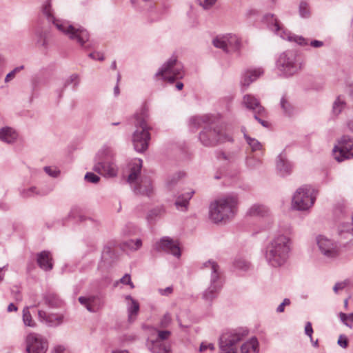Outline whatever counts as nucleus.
Masks as SVG:
<instances>
[{
  "label": "nucleus",
  "instance_id": "obj_38",
  "mask_svg": "<svg viewBox=\"0 0 353 353\" xmlns=\"http://www.w3.org/2000/svg\"><path fill=\"white\" fill-rule=\"evenodd\" d=\"M37 44L39 46L46 48L48 46L47 33L43 30H38L35 33Z\"/></svg>",
  "mask_w": 353,
  "mask_h": 353
},
{
  "label": "nucleus",
  "instance_id": "obj_2",
  "mask_svg": "<svg viewBox=\"0 0 353 353\" xmlns=\"http://www.w3.org/2000/svg\"><path fill=\"white\" fill-rule=\"evenodd\" d=\"M239 198L234 194L224 195L212 202L209 207V218L214 223L232 220L238 210Z\"/></svg>",
  "mask_w": 353,
  "mask_h": 353
},
{
  "label": "nucleus",
  "instance_id": "obj_54",
  "mask_svg": "<svg viewBox=\"0 0 353 353\" xmlns=\"http://www.w3.org/2000/svg\"><path fill=\"white\" fill-rule=\"evenodd\" d=\"M290 304V300L289 299H285L283 302L277 307L276 312L279 313L283 312L285 310V306Z\"/></svg>",
  "mask_w": 353,
  "mask_h": 353
},
{
  "label": "nucleus",
  "instance_id": "obj_21",
  "mask_svg": "<svg viewBox=\"0 0 353 353\" xmlns=\"http://www.w3.org/2000/svg\"><path fill=\"white\" fill-rule=\"evenodd\" d=\"M79 301L90 312H96L103 306V301L99 296H80Z\"/></svg>",
  "mask_w": 353,
  "mask_h": 353
},
{
  "label": "nucleus",
  "instance_id": "obj_13",
  "mask_svg": "<svg viewBox=\"0 0 353 353\" xmlns=\"http://www.w3.org/2000/svg\"><path fill=\"white\" fill-rule=\"evenodd\" d=\"M248 334L246 330H236L223 334L220 337V348L222 353H238L236 344Z\"/></svg>",
  "mask_w": 353,
  "mask_h": 353
},
{
  "label": "nucleus",
  "instance_id": "obj_33",
  "mask_svg": "<svg viewBox=\"0 0 353 353\" xmlns=\"http://www.w3.org/2000/svg\"><path fill=\"white\" fill-rule=\"evenodd\" d=\"M345 97L339 95L336 97L332 105V112L334 115H339L346 108Z\"/></svg>",
  "mask_w": 353,
  "mask_h": 353
},
{
  "label": "nucleus",
  "instance_id": "obj_39",
  "mask_svg": "<svg viewBox=\"0 0 353 353\" xmlns=\"http://www.w3.org/2000/svg\"><path fill=\"white\" fill-rule=\"evenodd\" d=\"M280 105L284 114L288 116H290L292 114L293 107L285 97H283L281 99Z\"/></svg>",
  "mask_w": 353,
  "mask_h": 353
},
{
  "label": "nucleus",
  "instance_id": "obj_41",
  "mask_svg": "<svg viewBox=\"0 0 353 353\" xmlns=\"http://www.w3.org/2000/svg\"><path fill=\"white\" fill-rule=\"evenodd\" d=\"M261 159L255 156L248 157L246 159V165L250 169L257 168L261 165Z\"/></svg>",
  "mask_w": 353,
  "mask_h": 353
},
{
  "label": "nucleus",
  "instance_id": "obj_64",
  "mask_svg": "<svg viewBox=\"0 0 353 353\" xmlns=\"http://www.w3.org/2000/svg\"><path fill=\"white\" fill-rule=\"evenodd\" d=\"M310 46L314 48H320L323 46V43L321 41L314 40L310 42Z\"/></svg>",
  "mask_w": 353,
  "mask_h": 353
},
{
  "label": "nucleus",
  "instance_id": "obj_56",
  "mask_svg": "<svg viewBox=\"0 0 353 353\" xmlns=\"http://www.w3.org/2000/svg\"><path fill=\"white\" fill-rule=\"evenodd\" d=\"M305 333L306 335L310 336L311 341L312 340L313 329L310 322H307L305 326Z\"/></svg>",
  "mask_w": 353,
  "mask_h": 353
},
{
  "label": "nucleus",
  "instance_id": "obj_42",
  "mask_svg": "<svg viewBox=\"0 0 353 353\" xmlns=\"http://www.w3.org/2000/svg\"><path fill=\"white\" fill-rule=\"evenodd\" d=\"M171 323V314L169 312H166L160 319L159 327L161 329L168 328L170 325Z\"/></svg>",
  "mask_w": 353,
  "mask_h": 353
},
{
  "label": "nucleus",
  "instance_id": "obj_26",
  "mask_svg": "<svg viewBox=\"0 0 353 353\" xmlns=\"http://www.w3.org/2000/svg\"><path fill=\"white\" fill-rule=\"evenodd\" d=\"M195 192L191 190L190 192L179 194L174 202V205L178 210L186 212L188 209L190 200L194 194Z\"/></svg>",
  "mask_w": 353,
  "mask_h": 353
},
{
  "label": "nucleus",
  "instance_id": "obj_8",
  "mask_svg": "<svg viewBox=\"0 0 353 353\" xmlns=\"http://www.w3.org/2000/svg\"><path fill=\"white\" fill-rule=\"evenodd\" d=\"M203 268L210 273V285L203 293V299L210 303L216 297L222 287L221 272L217 263L212 260L205 262Z\"/></svg>",
  "mask_w": 353,
  "mask_h": 353
},
{
  "label": "nucleus",
  "instance_id": "obj_35",
  "mask_svg": "<svg viewBox=\"0 0 353 353\" xmlns=\"http://www.w3.org/2000/svg\"><path fill=\"white\" fill-rule=\"evenodd\" d=\"M243 134L247 143L249 145L252 152L262 150V144L258 140L249 137L245 132H243Z\"/></svg>",
  "mask_w": 353,
  "mask_h": 353
},
{
  "label": "nucleus",
  "instance_id": "obj_45",
  "mask_svg": "<svg viewBox=\"0 0 353 353\" xmlns=\"http://www.w3.org/2000/svg\"><path fill=\"white\" fill-rule=\"evenodd\" d=\"M71 83L74 84V89H76V88L79 85V80L77 74H72L68 79H66L63 84V88H66Z\"/></svg>",
  "mask_w": 353,
  "mask_h": 353
},
{
  "label": "nucleus",
  "instance_id": "obj_59",
  "mask_svg": "<svg viewBox=\"0 0 353 353\" xmlns=\"http://www.w3.org/2000/svg\"><path fill=\"white\" fill-rule=\"evenodd\" d=\"M208 348L210 349L211 350H214V345L212 343L206 344L205 343H202L200 345L199 350L200 352H202L205 351Z\"/></svg>",
  "mask_w": 353,
  "mask_h": 353
},
{
  "label": "nucleus",
  "instance_id": "obj_11",
  "mask_svg": "<svg viewBox=\"0 0 353 353\" xmlns=\"http://www.w3.org/2000/svg\"><path fill=\"white\" fill-rule=\"evenodd\" d=\"M316 192L310 185H303L296 190L292 197V208L299 211L309 210L314 203Z\"/></svg>",
  "mask_w": 353,
  "mask_h": 353
},
{
  "label": "nucleus",
  "instance_id": "obj_46",
  "mask_svg": "<svg viewBox=\"0 0 353 353\" xmlns=\"http://www.w3.org/2000/svg\"><path fill=\"white\" fill-rule=\"evenodd\" d=\"M299 13L301 17L307 18L310 16L308 5L305 1H301L299 5Z\"/></svg>",
  "mask_w": 353,
  "mask_h": 353
},
{
  "label": "nucleus",
  "instance_id": "obj_63",
  "mask_svg": "<svg viewBox=\"0 0 353 353\" xmlns=\"http://www.w3.org/2000/svg\"><path fill=\"white\" fill-rule=\"evenodd\" d=\"M65 350L64 347L61 345L55 346L52 350V353H63Z\"/></svg>",
  "mask_w": 353,
  "mask_h": 353
},
{
  "label": "nucleus",
  "instance_id": "obj_61",
  "mask_svg": "<svg viewBox=\"0 0 353 353\" xmlns=\"http://www.w3.org/2000/svg\"><path fill=\"white\" fill-rule=\"evenodd\" d=\"M338 344L342 347H346L347 346V340L346 337L340 336L338 339Z\"/></svg>",
  "mask_w": 353,
  "mask_h": 353
},
{
  "label": "nucleus",
  "instance_id": "obj_1",
  "mask_svg": "<svg viewBox=\"0 0 353 353\" xmlns=\"http://www.w3.org/2000/svg\"><path fill=\"white\" fill-rule=\"evenodd\" d=\"M292 240L287 234H276L265 245L263 255L267 263L273 268L283 266L288 261Z\"/></svg>",
  "mask_w": 353,
  "mask_h": 353
},
{
  "label": "nucleus",
  "instance_id": "obj_18",
  "mask_svg": "<svg viewBox=\"0 0 353 353\" xmlns=\"http://www.w3.org/2000/svg\"><path fill=\"white\" fill-rule=\"evenodd\" d=\"M171 332L168 330H157L156 328V353H171V344L168 341Z\"/></svg>",
  "mask_w": 353,
  "mask_h": 353
},
{
  "label": "nucleus",
  "instance_id": "obj_4",
  "mask_svg": "<svg viewBox=\"0 0 353 353\" xmlns=\"http://www.w3.org/2000/svg\"><path fill=\"white\" fill-rule=\"evenodd\" d=\"M142 165L143 161L141 159H134L130 163V174L127 181L135 194L150 196L153 190L152 180L145 174H141Z\"/></svg>",
  "mask_w": 353,
  "mask_h": 353
},
{
  "label": "nucleus",
  "instance_id": "obj_48",
  "mask_svg": "<svg viewBox=\"0 0 353 353\" xmlns=\"http://www.w3.org/2000/svg\"><path fill=\"white\" fill-rule=\"evenodd\" d=\"M216 1L217 0H196L199 5L205 10L211 8L216 3Z\"/></svg>",
  "mask_w": 353,
  "mask_h": 353
},
{
  "label": "nucleus",
  "instance_id": "obj_31",
  "mask_svg": "<svg viewBox=\"0 0 353 353\" xmlns=\"http://www.w3.org/2000/svg\"><path fill=\"white\" fill-rule=\"evenodd\" d=\"M241 353H259V344L256 337H252L244 343L241 347Z\"/></svg>",
  "mask_w": 353,
  "mask_h": 353
},
{
  "label": "nucleus",
  "instance_id": "obj_55",
  "mask_svg": "<svg viewBox=\"0 0 353 353\" xmlns=\"http://www.w3.org/2000/svg\"><path fill=\"white\" fill-rule=\"evenodd\" d=\"M146 220L148 223V224L150 225V226H153V224H154V212L153 210H150L147 215H146Z\"/></svg>",
  "mask_w": 353,
  "mask_h": 353
},
{
  "label": "nucleus",
  "instance_id": "obj_6",
  "mask_svg": "<svg viewBox=\"0 0 353 353\" xmlns=\"http://www.w3.org/2000/svg\"><path fill=\"white\" fill-rule=\"evenodd\" d=\"M148 114L145 110L137 113L134 117V124L137 130L132 136V143L134 150L138 152H143L147 150L150 135L147 124Z\"/></svg>",
  "mask_w": 353,
  "mask_h": 353
},
{
  "label": "nucleus",
  "instance_id": "obj_52",
  "mask_svg": "<svg viewBox=\"0 0 353 353\" xmlns=\"http://www.w3.org/2000/svg\"><path fill=\"white\" fill-rule=\"evenodd\" d=\"M120 282L124 285H130L131 289L134 288L133 283L131 281L130 275L128 274H125L121 279Z\"/></svg>",
  "mask_w": 353,
  "mask_h": 353
},
{
  "label": "nucleus",
  "instance_id": "obj_23",
  "mask_svg": "<svg viewBox=\"0 0 353 353\" xmlns=\"http://www.w3.org/2000/svg\"><path fill=\"white\" fill-rule=\"evenodd\" d=\"M53 190L52 187H45L38 188L35 186H32L28 188H24L21 190V196L23 198H30L35 196H43L48 194Z\"/></svg>",
  "mask_w": 353,
  "mask_h": 353
},
{
  "label": "nucleus",
  "instance_id": "obj_44",
  "mask_svg": "<svg viewBox=\"0 0 353 353\" xmlns=\"http://www.w3.org/2000/svg\"><path fill=\"white\" fill-rule=\"evenodd\" d=\"M339 318L341 321L347 327L352 328V325L350 323H353V312L346 314L343 312L339 313Z\"/></svg>",
  "mask_w": 353,
  "mask_h": 353
},
{
  "label": "nucleus",
  "instance_id": "obj_28",
  "mask_svg": "<svg viewBox=\"0 0 353 353\" xmlns=\"http://www.w3.org/2000/svg\"><path fill=\"white\" fill-rule=\"evenodd\" d=\"M52 259L50 252L42 251L37 254V261L40 268L45 271H50L53 268Z\"/></svg>",
  "mask_w": 353,
  "mask_h": 353
},
{
  "label": "nucleus",
  "instance_id": "obj_51",
  "mask_svg": "<svg viewBox=\"0 0 353 353\" xmlns=\"http://www.w3.org/2000/svg\"><path fill=\"white\" fill-rule=\"evenodd\" d=\"M85 179L88 182L97 183L99 181L100 177L92 172H87L85 175Z\"/></svg>",
  "mask_w": 353,
  "mask_h": 353
},
{
  "label": "nucleus",
  "instance_id": "obj_10",
  "mask_svg": "<svg viewBox=\"0 0 353 353\" xmlns=\"http://www.w3.org/2000/svg\"><path fill=\"white\" fill-rule=\"evenodd\" d=\"M185 75L183 65L175 56H172L156 73V77L163 81L173 83L175 81L182 79Z\"/></svg>",
  "mask_w": 353,
  "mask_h": 353
},
{
  "label": "nucleus",
  "instance_id": "obj_19",
  "mask_svg": "<svg viewBox=\"0 0 353 353\" xmlns=\"http://www.w3.org/2000/svg\"><path fill=\"white\" fill-rule=\"evenodd\" d=\"M317 244L321 253L327 257H334L337 254L336 244L332 240L319 236L317 238Z\"/></svg>",
  "mask_w": 353,
  "mask_h": 353
},
{
  "label": "nucleus",
  "instance_id": "obj_25",
  "mask_svg": "<svg viewBox=\"0 0 353 353\" xmlns=\"http://www.w3.org/2000/svg\"><path fill=\"white\" fill-rule=\"evenodd\" d=\"M39 319L48 326H57L63 321V316L56 314H47L45 311L39 310Z\"/></svg>",
  "mask_w": 353,
  "mask_h": 353
},
{
  "label": "nucleus",
  "instance_id": "obj_14",
  "mask_svg": "<svg viewBox=\"0 0 353 353\" xmlns=\"http://www.w3.org/2000/svg\"><path fill=\"white\" fill-rule=\"evenodd\" d=\"M333 156L338 162L353 158V138L344 135L333 148Z\"/></svg>",
  "mask_w": 353,
  "mask_h": 353
},
{
  "label": "nucleus",
  "instance_id": "obj_57",
  "mask_svg": "<svg viewBox=\"0 0 353 353\" xmlns=\"http://www.w3.org/2000/svg\"><path fill=\"white\" fill-rule=\"evenodd\" d=\"M218 159L220 160H227V161H233L234 160V156L232 154H227L225 152H221L218 155Z\"/></svg>",
  "mask_w": 353,
  "mask_h": 353
},
{
  "label": "nucleus",
  "instance_id": "obj_30",
  "mask_svg": "<svg viewBox=\"0 0 353 353\" xmlns=\"http://www.w3.org/2000/svg\"><path fill=\"white\" fill-rule=\"evenodd\" d=\"M17 138V133L14 130L10 127H5L0 129V140L7 143H12Z\"/></svg>",
  "mask_w": 353,
  "mask_h": 353
},
{
  "label": "nucleus",
  "instance_id": "obj_29",
  "mask_svg": "<svg viewBox=\"0 0 353 353\" xmlns=\"http://www.w3.org/2000/svg\"><path fill=\"white\" fill-rule=\"evenodd\" d=\"M276 167L279 173L281 176H285L289 174L292 170V165L288 161L286 156L281 153L280 154L276 160Z\"/></svg>",
  "mask_w": 353,
  "mask_h": 353
},
{
  "label": "nucleus",
  "instance_id": "obj_20",
  "mask_svg": "<svg viewBox=\"0 0 353 353\" xmlns=\"http://www.w3.org/2000/svg\"><path fill=\"white\" fill-rule=\"evenodd\" d=\"M124 299L128 314V321L131 323L134 322L137 318L140 310L139 303L130 295L125 296Z\"/></svg>",
  "mask_w": 353,
  "mask_h": 353
},
{
  "label": "nucleus",
  "instance_id": "obj_34",
  "mask_svg": "<svg viewBox=\"0 0 353 353\" xmlns=\"http://www.w3.org/2000/svg\"><path fill=\"white\" fill-rule=\"evenodd\" d=\"M185 176V172H179L170 178L168 179L166 181V187L170 190H172L178 183L180 179H183Z\"/></svg>",
  "mask_w": 353,
  "mask_h": 353
},
{
  "label": "nucleus",
  "instance_id": "obj_47",
  "mask_svg": "<svg viewBox=\"0 0 353 353\" xmlns=\"http://www.w3.org/2000/svg\"><path fill=\"white\" fill-rule=\"evenodd\" d=\"M44 171L48 174L50 176L53 178H57L60 174V170L54 167L51 166H46L43 168Z\"/></svg>",
  "mask_w": 353,
  "mask_h": 353
},
{
  "label": "nucleus",
  "instance_id": "obj_3",
  "mask_svg": "<svg viewBox=\"0 0 353 353\" xmlns=\"http://www.w3.org/2000/svg\"><path fill=\"white\" fill-rule=\"evenodd\" d=\"M42 12L50 23H52L59 31L67 35L70 39L75 41L81 46H84L85 43L89 41L90 34L85 28H77L68 22L57 19L54 17L50 2L48 1L43 5Z\"/></svg>",
  "mask_w": 353,
  "mask_h": 353
},
{
  "label": "nucleus",
  "instance_id": "obj_15",
  "mask_svg": "<svg viewBox=\"0 0 353 353\" xmlns=\"http://www.w3.org/2000/svg\"><path fill=\"white\" fill-rule=\"evenodd\" d=\"M212 43L214 47L225 52H230L240 48L241 41L236 34H226L216 36L213 39Z\"/></svg>",
  "mask_w": 353,
  "mask_h": 353
},
{
  "label": "nucleus",
  "instance_id": "obj_24",
  "mask_svg": "<svg viewBox=\"0 0 353 353\" xmlns=\"http://www.w3.org/2000/svg\"><path fill=\"white\" fill-rule=\"evenodd\" d=\"M215 117L210 115L193 116L189 119V126L192 130H196L202 125H213Z\"/></svg>",
  "mask_w": 353,
  "mask_h": 353
},
{
  "label": "nucleus",
  "instance_id": "obj_53",
  "mask_svg": "<svg viewBox=\"0 0 353 353\" xmlns=\"http://www.w3.org/2000/svg\"><path fill=\"white\" fill-rule=\"evenodd\" d=\"M158 292L161 295L168 296H170L173 292V287L168 286L164 289L159 288Z\"/></svg>",
  "mask_w": 353,
  "mask_h": 353
},
{
  "label": "nucleus",
  "instance_id": "obj_50",
  "mask_svg": "<svg viewBox=\"0 0 353 353\" xmlns=\"http://www.w3.org/2000/svg\"><path fill=\"white\" fill-rule=\"evenodd\" d=\"M350 281L349 279H345L343 281L336 283L333 288L334 292L335 293H338L339 290L344 289L350 284Z\"/></svg>",
  "mask_w": 353,
  "mask_h": 353
},
{
  "label": "nucleus",
  "instance_id": "obj_49",
  "mask_svg": "<svg viewBox=\"0 0 353 353\" xmlns=\"http://www.w3.org/2000/svg\"><path fill=\"white\" fill-rule=\"evenodd\" d=\"M23 68H24V66L23 65H21V66L17 67L14 69H13L11 72H10L6 75V77L5 78V82L8 83L10 81H11L12 79H13L15 77L17 73H18L19 72L22 70Z\"/></svg>",
  "mask_w": 353,
  "mask_h": 353
},
{
  "label": "nucleus",
  "instance_id": "obj_62",
  "mask_svg": "<svg viewBox=\"0 0 353 353\" xmlns=\"http://www.w3.org/2000/svg\"><path fill=\"white\" fill-rule=\"evenodd\" d=\"M148 349L153 352L154 349V340L152 338L148 337L147 343H146Z\"/></svg>",
  "mask_w": 353,
  "mask_h": 353
},
{
  "label": "nucleus",
  "instance_id": "obj_60",
  "mask_svg": "<svg viewBox=\"0 0 353 353\" xmlns=\"http://www.w3.org/2000/svg\"><path fill=\"white\" fill-rule=\"evenodd\" d=\"M89 57L93 59L103 61L104 59V57L102 54L99 52H92L89 54Z\"/></svg>",
  "mask_w": 353,
  "mask_h": 353
},
{
  "label": "nucleus",
  "instance_id": "obj_36",
  "mask_svg": "<svg viewBox=\"0 0 353 353\" xmlns=\"http://www.w3.org/2000/svg\"><path fill=\"white\" fill-rule=\"evenodd\" d=\"M339 234L343 239H348L350 241L353 240V228L349 224L343 226Z\"/></svg>",
  "mask_w": 353,
  "mask_h": 353
},
{
  "label": "nucleus",
  "instance_id": "obj_16",
  "mask_svg": "<svg viewBox=\"0 0 353 353\" xmlns=\"http://www.w3.org/2000/svg\"><path fill=\"white\" fill-rule=\"evenodd\" d=\"M28 353H46L48 348L47 339L36 333H30L26 337Z\"/></svg>",
  "mask_w": 353,
  "mask_h": 353
},
{
  "label": "nucleus",
  "instance_id": "obj_7",
  "mask_svg": "<svg viewBox=\"0 0 353 353\" xmlns=\"http://www.w3.org/2000/svg\"><path fill=\"white\" fill-rule=\"evenodd\" d=\"M303 65L301 57L292 50L281 53L276 61L277 69L285 77H290L297 73L302 69Z\"/></svg>",
  "mask_w": 353,
  "mask_h": 353
},
{
  "label": "nucleus",
  "instance_id": "obj_40",
  "mask_svg": "<svg viewBox=\"0 0 353 353\" xmlns=\"http://www.w3.org/2000/svg\"><path fill=\"white\" fill-rule=\"evenodd\" d=\"M234 266L240 270L247 271L250 268V263L243 259H237L234 262Z\"/></svg>",
  "mask_w": 353,
  "mask_h": 353
},
{
  "label": "nucleus",
  "instance_id": "obj_27",
  "mask_svg": "<svg viewBox=\"0 0 353 353\" xmlns=\"http://www.w3.org/2000/svg\"><path fill=\"white\" fill-rule=\"evenodd\" d=\"M263 74V70L261 68L248 70L242 75L241 81L242 86L248 87L250 83L256 81Z\"/></svg>",
  "mask_w": 353,
  "mask_h": 353
},
{
  "label": "nucleus",
  "instance_id": "obj_58",
  "mask_svg": "<svg viewBox=\"0 0 353 353\" xmlns=\"http://www.w3.org/2000/svg\"><path fill=\"white\" fill-rule=\"evenodd\" d=\"M265 116H266L265 111V114H263V116L259 115V114L254 112L255 119L257 120L263 126L267 127L268 122L261 119V118L265 117Z\"/></svg>",
  "mask_w": 353,
  "mask_h": 353
},
{
  "label": "nucleus",
  "instance_id": "obj_17",
  "mask_svg": "<svg viewBox=\"0 0 353 353\" xmlns=\"http://www.w3.org/2000/svg\"><path fill=\"white\" fill-rule=\"evenodd\" d=\"M157 248L170 254L177 259H179L181 256V252L178 241L168 236H164L161 239L159 242L156 244V249Z\"/></svg>",
  "mask_w": 353,
  "mask_h": 353
},
{
  "label": "nucleus",
  "instance_id": "obj_43",
  "mask_svg": "<svg viewBox=\"0 0 353 353\" xmlns=\"http://www.w3.org/2000/svg\"><path fill=\"white\" fill-rule=\"evenodd\" d=\"M142 245L141 239L129 240L123 243V246L132 250H137L141 248Z\"/></svg>",
  "mask_w": 353,
  "mask_h": 353
},
{
  "label": "nucleus",
  "instance_id": "obj_32",
  "mask_svg": "<svg viewBox=\"0 0 353 353\" xmlns=\"http://www.w3.org/2000/svg\"><path fill=\"white\" fill-rule=\"evenodd\" d=\"M247 214L250 216L263 217L268 214V209L265 205L254 204L250 208Z\"/></svg>",
  "mask_w": 353,
  "mask_h": 353
},
{
  "label": "nucleus",
  "instance_id": "obj_37",
  "mask_svg": "<svg viewBox=\"0 0 353 353\" xmlns=\"http://www.w3.org/2000/svg\"><path fill=\"white\" fill-rule=\"evenodd\" d=\"M30 307H26L23 310V321L25 325L34 327L36 325L29 311Z\"/></svg>",
  "mask_w": 353,
  "mask_h": 353
},
{
  "label": "nucleus",
  "instance_id": "obj_22",
  "mask_svg": "<svg viewBox=\"0 0 353 353\" xmlns=\"http://www.w3.org/2000/svg\"><path fill=\"white\" fill-rule=\"evenodd\" d=\"M243 105L249 110L259 115L263 116L265 108L260 104L259 101L252 94H245L243 98Z\"/></svg>",
  "mask_w": 353,
  "mask_h": 353
},
{
  "label": "nucleus",
  "instance_id": "obj_12",
  "mask_svg": "<svg viewBox=\"0 0 353 353\" xmlns=\"http://www.w3.org/2000/svg\"><path fill=\"white\" fill-rule=\"evenodd\" d=\"M265 19L268 28L283 39L294 41L301 46H307L308 44V41L305 38L294 35L286 30L273 14H267L265 17Z\"/></svg>",
  "mask_w": 353,
  "mask_h": 353
},
{
  "label": "nucleus",
  "instance_id": "obj_5",
  "mask_svg": "<svg viewBox=\"0 0 353 353\" xmlns=\"http://www.w3.org/2000/svg\"><path fill=\"white\" fill-rule=\"evenodd\" d=\"M114 156V150L110 146H103L94 157L93 170L105 177H115L118 168L112 161Z\"/></svg>",
  "mask_w": 353,
  "mask_h": 353
},
{
  "label": "nucleus",
  "instance_id": "obj_9",
  "mask_svg": "<svg viewBox=\"0 0 353 353\" xmlns=\"http://www.w3.org/2000/svg\"><path fill=\"white\" fill-rule=\"evenodd\" d=\"M199 140L204 146L212 147L219 143L232 141V139L225 132L223 131L217 123L216 118H214L213 125L208 124L203 127V130L199 134Z\"/></svg>",
  "mask_w": 353,
  "mask_h": 353
}]
</instances>
